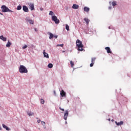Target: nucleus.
<instances>
[{"label": "nucleus", "instance_id": "obj_24", "mask_svg": "<svg viewBox=\"0 0 131 131\" xmlns=\"http://www.w3.org/2000/svg\"><path fill=\"white\" fill-rule=\"evenodd\" d=\"M56 47H61V48H63V47H64V44H58L56 45Z\"/></svg>", "mask_w": 131, "mask_h": 131}, {"label": "nucleus", "instance_id": "obj_38", "mask_svg": "<svg viewBox=\"0 0 131 131\" xmlns=\"http://www.w3.org/2000/svg\"><path fill=\"white\" fill-rule=\"evenodd\" d=\"M112 121L113 122V121H114V120L112 119Z\"/></svg>", "mask_w": 131, "mask_h": 131}, {"label": "nucleus", "instance_id": "obj_1", "mask_svg": "<svg viewBox=\"0 0 131 131\" xmlns=\"http://www.w3.org/2000/svg\"><path fill=\"white\" fill-rule=\"evenodd\" d=\"M76 46L78 48V50L82 51H83V45H82V42H81L79 39H77L76 42Z\"/></svg>", "mask_w": 131, "mask_h": 131}, {"label": "nucleus", "instance_id": "obj_18", "mask_svg": "<svg viewBox=\"0 0 131 131\" xmlns=\"http://www.w3.org/2000/svg\"><path fill=\"white\" fill-rule=\"evenodd\" d=\"M11 45H12V43H11L10 41H8L7 43L6 44L7 48H10V47H11Z\"/></svg>", "mask_w": 131, "mask_h": 131}, {"label": "nucleus", "instance_id": "obj_31", "mask_svg": "<svg viewBox=\"0 0 131 131\" xmlns=\"http://www.w3.org/2000/svg\"><path fill=\"white\" fill-rule=\"evenodd\" d=\"M28 46L27 45H25L23 47V50H25V49L27 48Z\"/></svg>", "mask_w": 131, "mask_h": 131}, {"label": "nucleus", "instance_id": "obj_33", "mask_svg": "<svg viewBox=\"0 0 131 131\" xmlns=\"http://www.w3.org/2000/svg\"><path fill=\"white\" fill-rule=\"evenodd\" d=\"M60 110L61 111H64V108H62L61 107H59Z\"/></svg>", "mask_w": 131, "mask_h": 131}, {"label": "nucleus", "instance_id": "obj_11", "mask_svg": "<svg viewBox=\"0 0 131 131\" xmlns=\"http://www.w3.org/2000/svg\"><path fill=\"white\" fill-rule=\"evenodd\" d=\"M79 8V6L76 5V4H74L72 6V8L74 9V10H76Z\"/></svg>", "mask_w": 131, "mask_h": 131}, {"label": "nucleus", "instance_id": "obj_22", "mask_svg": "<svg viewBox=\"0 0 131 131\" xmlns=\"http://www.w3.org/2000/svg\"><path fill=\"white\" fill-rule=\"evenodd\" d=\"M21 9H22V6H20V5H19V6H17V10L18 11H20V10H21Z\"/></svg>", "mask_w": 131, "mask_h": 131}, {"label": "nucleus", "instance_id": "obj_7", "mask_svg": "<svg viewBox=\"0 0 131 131\" xmlns=\"http://www.w3.org/2000/svg\"><path fill=\"white\" fill-rule=\"evenodd\" d=\"M23 10L24 12H26V13H28L29 12L28 7H27L26 6H24L23 7Z\"/></svg>", "mask_w": 131, "mask_h": 131}, {"label": "nucleus", "instance_id": "obj_10", "mask_svg": "<svg viewBox=\"0 0 131 131\" xmlns=\"http://www.w3.org/2000/svg\"><path fill=\"white\" fill-rule=\"evenodd\" d=\"M43 54L45 58H48V59H49V54L46 53V50L43 51Z\"/></svg>", "mask_w": 131, "mask_h": 131}, {"label": "nucleus", "instance_id": "obj_14", "mask_svg": "<svg viewBox=\"0 0 131 131\" xmlns=\"http://www.w3.org/2000/svg\"><path fill=\"white\" fill-rule=\"evenodd\" d=\"M0 39H2L4 41H7V38L4 37L3 35L0 36Z\"/></svg>", "mask_w": 131, "mask_h": 131}, {"label": "nucleus", "instance_id": "obj_20", "mask_svg": "<svg viewBox=\"0 0 131 131\" xmlns=\"http://www.w3.org/2000/svg\"><path fill=\"white\" fill-rule=\"evenodd\" d=\"M49 35H50V36H49L50 39H52V38H53L54 37V35H53V34H52V33H50L49 34Z\"/></svg>", "mask_w": 131, "mask_h": 131}, {"label": "nucleus", "instance_id": "obj_35", "mask_svg": "<svg viewBox=\"0 0 131 131\" xmlns=\"http://www.w3.org/2000/svg\"><path fill=\"white\" fill-rule=\"evenodd\" d=\"M41 121L40 120H37V122L38 123H40V122H41Z\"/></svg>", "mask_w": 131, "mask_h": 131}, {"label": "nucleus", "instance_id": "obj_26", "mask_svg": "<svg viewBox=\"0 0 131 131\" xmlns=\"http://www.w3.org/2000/svg\"><path fill=\"white\" fill-rule=\"evenodd\" d=\"M41 123H42L43 126H44V128H46V122H45L43 121H41Z\"/></svg>", "mask_w": 131, "mask_h": 131}, {"label": "nucleus", "instance_id": "obj_2", "mask_svg": "<svg viewBox=\"0 0 131 131\" xmlns=\"http://www.w3.org/2000/svg\"><path fill=\"white\" fill-rule=\"evenodd\" d=\"M19 71L20 73H28V70H27L26 67L23 65H20L19 66Z\"/></svg>", "mask_w": 131, "mask_h": 131}, {"label": "nucleus", "instance_id": "obj_36", "mask_svg": "<svg viewBox=\"0 0 131 131\" xmlns=\"http://www.w3.org/2000/svg\"><path fill=\"white\" fill-rule=\"evenodd\" d=\"M42 10H43V9L42 8H40V11H42Z\"/></svg>", "mask_w": 131, "mask_h": 131}, {"label": "nucleus", "instance_id": "obj_27", "mask_svg": "<svg viewBox=\"0 0 131 131\" xmlns=\"http://www.w3.org/2000/svg\"><path fill=\"white\" fill-rule=\"evenodd\" d=\"M66 29L68 30V31H69V26H68V25H66Z\"/></svg>", "mask_w": 131, "mask_h": 131}, {"label": "nucleus", "instance_id": "obj_3", "mask_svg": "<svg viewBox=\"0 0 131 131\" xmlns=\"http://www.w3.org/2000/svg\"><path fill=\"white\" fill-rule=\"evenodd\" d=\"M2 11L3 13H7V12H10L11 13H13L14 11L10 10L9 8L7 7L6 5H3L1 7Z\"/></svg>", "mask_w": 131, "mask_h": 131}, {"label": "nucleus", "instance_id": "obj_16", "mask_svg": "<svg viewBox=\"0 0 131 131\" xmlns=\"http://www.w3.org/2000/svg\"><path fill=\"white\" fill-rule=\"evenodd\" d=\"M3 127L4 128H5V129H6V130H10V128H9V127H8V126H6V125H5L4 124H3Z\"/></svg>", "mask_w": 131, "mask_h": 131}, {"label": "nucleus", "instance_id": "obj_8", "mask_svg": "<svg viewBox=\"0 0 131 131\" xmlns=\"http://www.w3.org/2000/svg\"><path fill=\"white\" fill-rule=\"evenodd\" d=\"M27 22H29V23H30V24L33 25L34 24V20H33L32 19H29L28 18H27L26 19Z\"/></svg>", "mask_w": 131, "mask_h": 131}, {"label": "nucleus", "instance_id": "obj_12", "mask_svg": "<svg viewBox=\"0 0 131 131\" xmlns=\"http://www.w3.org/2000/svg\"><path fill=\"white\" fill-rule=\"evenodd\" d=\"M60 95L61 97H65L66 96V93L64 92V90H62L60 92Z\"/></svg>", "mask_w": 131, "mask_h": 131}, {"label": "nucleus", "instance_id": "obj_6", "mask_svg": "<svg viewBox=\"0 0 131 131\" xmlns=\"http://www.w3.org/2000/svg\"><path fill=\"white\" fill-rule=\"evenodd\" d=\"M29 5L31 11L34 10V4H33V3H30L29 4Z\"/></svg>", "mask_w": 131, "mask_h": 131}, {"label": "nucleus", "instance_id": "obj_34", "mask_svg": "<svg viewBox=\"0 0 131 131\" xmlns=\"http://www.w3.org/2000/svg\"><path fill=\"white\" fill-rule=\"evenodd\" d=\"M53 37H55V38H58V36L55 35V36H53Z\"/></svg>", "mask_w": 131, "mask_h": 131}, {"label": "nucleus", "instance_id": "obj_42", "mask_svg": "<svg viewBox=\"0 0 131 131\" xmlns=\"http://www.w3.org/2000/svg\"><path fill=\"white\" fill-rule=\"evenodd\" d=\"M0 129H2V127H0Z\"/></svg>", "mask_w": 131, "mask_h": 131}, {"label": "nucleus", "instance_id": "obj_15", "mask_svg": "<svg viewBox=\"0 0 131 131\" xmlns=\"http://www.w3.org/2000/svg\"><path fill=\"white\" fill-rule=\"evenodd\" d=\"M84 21H85L86 24L87 25H89V24L90 23V19H89V18H84Z\"/></svg>", "mask_w": 131, "mask_h": 131}, {"label": "nucleus", "instance_id": "obj_9", "mask_svg": "<svg viewBox=\"0 0 131 131\" xmlns=\"http://www.w3.org/2000/svg\"><path fill=\"white\" fill-rule=\"evenodd\" d=\"M105 50L108 54H112V52H111V50L110 47H105Z\"/></svg>", "mask_w": 131, "mask_h": 131}, {"label": "nucleus", "instance_id": "obj_21", "mask_svg": "<svg viewBox=\"0 0 131 131\" xmlns=\"http://www.w3.org/2000/svg\"><path fill=\"white\" fill-rule=\"evenodd\" d=\"M95 61H96V58L95 57H93L91 59V62L92 63H95Z\"/></svg>", "mask_w": 131, "mask_h": 131}, {"label": "nucleus", "instance_id": "obj_28", "mask_svg": "<svg viewBox=\"0 0 131 131\" xmlns=\"http://www.w3.org/2000/svg\"><path fill=\"white\" fill-rule=\"evenodd\" d=\"M112 5L113 7H115V6H116V2H113L112 3Z\"/></svg>", "mask_w": 131, "mask_h": 131}, {"label": "nucleus", "instance_id": "obj_5", "mask_svg": "<svg viewBox=\"0 0 131 131\" xmlns=\"http://www.w3.org/2000/svg\"><path fill=\"white\" fill-rule=\"evenodd\" d=\"M68 115H69L68 111H66V113H64L63 116V118L64 120H67V118L68 117Z\"/></svg>", "mask_w": 131, "mask_h": 131}, {"label": "nucleus", "instance_id": "obj_37", "mask_svg": "<svg viewBox=\"0 0 131 131\" xmlns=\"http://www.w3.org/2000/svg\"><path fill=\"white\" fill-rule=\"evenodd\" d=\"M108 121H110V120H111L110 119H108Z\"/></svg>", "mask_w": 131, "mask_h": 131}, {"label": "nucleus", "instance_id": "obj_29", "mask_svg": "<svg viewBox=\"0 0 131 131\" xmlns=\"http://www.w3.org/2000/svg\"><path fill=\"white\" fill-rule=\"evenodd\" d=\"M40 103L41 104H45V100L43 99H41Z\"/></svg>", "mask_w": 131, "mask_h": 131}, {"label": "nucleus", "instance_id": "obj_40", "mask_svg": "<svg viewBox=\"0 0 131 131\" xmlns=\"http://www.w3.org/2000/svg\"><path fill=\"white\" fill-rule=\"evenodd\" d=\"M66 124H67V121H66Z\"/></svg>", "mask_w": 131, "mask_h": 131}, {"label": "nucleus", "instance_id": "obj_41", "mask_svg": "<svg viewBox=\"0 0 131 131\" xmlns=\"http://www.w3.org/2000/svg\"><path fill=\"white\" fill-rule=\"evenodd\" d=\"M35 31H36V29H35Z\"/></svg>", "mask_w": 131, "mask_h": 131}, {"label": "nucleus", "instance_id": "obj_17", "mask_svg": "<svg viewBox=\"0 0 131 131\" xmlns=\"http://www.w3.org/2000/svg\"><path fill=\"white\" fill-rule=\"evenodd\" d=\"M84 12H89L90 11V8H88L87 7H84Z\"/></svg>", "mask_w": 131, "mask_h": 131}, {"label": "nucleus", "instance_id": "obj_23", "mask_svg": "<svg viewBox=\"0 0 131 131\" xmlns=\"http://www.w3.org/2000/svg\"><path fill=\"white\" fill-rule=\"evenodd\" d=\"M70 64L71 67H73L74 66V62L72 61H70Z\"/></svg>", "mask_w": 131, "mask_h": 131}, {"label": "nucleus", "instance_id": "obj_32", "mask_svg": "<svg viewBox=\"0 0 131 131\" xmlns=\"http://www.w3.org/2000/svg\"><path fill=\"white\" fill-rule=\"evenodd\" d=\"M94 62H92L91 64H90V67H93V66H94Z\"/></svg>", "mask_w": 131, "mask_h": 131}, {"label": "nucleus", "instance_id": "obj_43", "mask_svg": "<svg viewBox=\"0 0 131 131\" xmlns=\"http://www.w3.org/2000/svg\"><path fill=\"white\" fill-rule=\"evenodd\" d=\"M110 9H111V7H110Z\"/></svg>", "mask_w": 131, "mask_h": 131}, {"label": "nucleus", "instance_id": "obj_30", "mask_svg": "<svg viewBox=\"0 0 131 131\" xmlns=\"http://www.w3.org/2000/svg\"><path fill=\"white\" fill-rule=\"evenodd\" d=\"M49 15L50 16H53V15H54V12L53 11H50Z\"/></svg>", "mask_w": 131, "mask_h": 131}, {"label": "nucleus", "instance_id": "obj_39", "mask_svg": "<svg viewBox=\"0 0 131 131\" xmlns=\"http://www.w3.org/2000/svg\"><path fill=\"white\" fill-rule=\"evenodd\" d=\"M0 15H3V13H0Z\"/></svg>", "mask_w": 131, "mask_h": 131}, {"label": "nucleus", "instance_id": "obj_19", "mask_svg": "<svg viewBox=\"0 0 131 131\" xmlns=\"http://www.w3.org/2000/svg\"><path fill=\"white\" fill-rule=\"evenodd\" d=\"M27 114L29 116H32V115H34V113L31 112H27Z\"/></svg>", "mask_w": 131, "mask_h": 131}, {"label": "nucleus", "instance_id": "obj_25", "mask_svg": "<svg viewBox=\"0 0 131 131\" xmlns=\"http://www.w3.org/2000/svg\"><path fill=\"white\" fill-rule=\"evenodd\" d=\"M48 67H49V68H53V64H52V63H49V64H48Z\"/></svg>", "mask_w": 131, "mask_h": 131}, {"label": "nucleus", "instance_id": "obj_13", "mask_svg": "<svg viewBox=\"0 0 131 131\" xmlns=\"http://www.w3.org/2000/svg\"><path fill=\"white\" fill-rule=\"evenodd\" d=\"M115 123L116 125L119 126V125H122L123 124V122L122 121H121L120 122H115Z\"/></svg>", "mask_w": 131, "mask_h": 131}, {"label": "nucleus", "instance_id": "obj_4", "mask_svg": "<svg viewBox=\"0 0 131 131\" xmlns=\"http://www.w3.org/2000/svg\"><path fill=\"white\" fill-rule=\"evenodd\" d=\"M52 19L55 22V24H59V23H60V20L58 19V17H57L56 15L52 16Z\"/></svg>", "mask_w": 131, "mask_h": 131}]
</instances>
